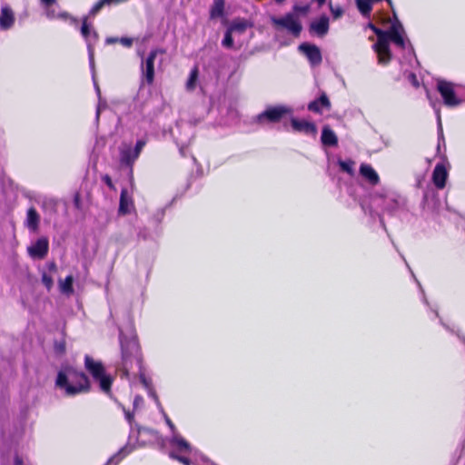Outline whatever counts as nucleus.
Returning a JSON list of instances; mask_svg holds the SVG:
<instances>
[{
  "label": "nucleus",
  "mask_w": 465,
  "mask_h": 465,
  "mask_svg": "<svg viewBox=\"0 0 465 465\" xmlns=\"http://www.w3.org/2000/svg\"><path fill=\"white\" fill-rule=\"evenodd\" d=\"M119 341L122 354L120 370L123 375L126 378H129L130 374L139 375L140 381L146 390L153 388L151 381L145 377L143 371L141 348L132 322L124 329L119 330Z\"/></svg>",
  "instance_id": "f257e3e1"
},
{
  "label": "nucleus",
  "mask_w": 465,
  "mask_h": 465,
  "mask_svg": "<svg viewBox=\"0 0 465 465\" xmlns=\"http://www.w3.org/2000/svg\"><path fill=\"white\" fill-rule=\"evenodd\" d=\"M394 23L391 24L389 30H382L375 26L373 24L369 23L368 27L371 28L377 36V42L372 45L378 56L379 64H387L392 57L390 49V43H394L401 49H405L406 39L405 30L402 24L398 20L394 14Z\"/></svg>",
  "instance_id": "f03ea898"
},
{
  "label": "nucleus",
  "mask_w": 465,
  "mask_h": 465,
  "mask_svg": "<svg viewBox=\"0 0 465 465\" xmlns=\"http://www.w3.org/2000/svg\"><path fill=\"white\" fill-rule=\"evenodd\" d=\"M55 386L64 391L66 396H74L89 391L90 381L83 371L65 366L58 371Z\"/></svg>",
  "instance_id": "7ed1b4c3"
},
{
  "label": "nucleus",
  "mask_w": 465,
  "mask_h": 465,
  "mask_svg": "<svg viewBox=\"0 0 465 465\" xmlns=\"http://www.w3.org/2000/svg\"><path fill=\"white\" fill-rule=\"evenodd\" d=\"M84 367L87 371L92 375L93 379L98 382L100 391L113 398L111 386L114 378L107 374L105 369L101 361H94L91 356L85 355Z\"/></svg>",
  "instance_id": "20e7f679"
},
{
  "label": "nucleus",
  "mask_w": 465,
  "mask_h": 465,
  "mask_svg": "<svg viewBox=\"0 0 465 465\" xmlns=\"http://www.w3.org/2000/svg\"><path fill=\"white\" fill-rule=\"evenodd\" d=\"M372 203L381 205L383 211L391 215L398 214L407 211L406 199L395 193L386 194H374L371 197Z\"/></svg>",
  "instance_id": "39448f33"
},
{
  "label": "nucleus",
  "mask_w": 465,
  "mask_h": 465,
  "mask_svg": "<svg viewBox=\"0 0 465 465\" xmlns=\"http://www.w3.org/2000/svg\"><path fill=\"white\" fill-rule=\"evenodd\" d=\"M271 21L276 29H286L294 37H299L302 31V23L293 13H287L282 17L272 16Z\"/></svg>",
  "instance_id": "423d86ee"
},
{
  "label": "nucleus",
  "mask_w": 465,
  "mask_h": 465,
  "mask_svg": "<svg viewBox=\"0 0 465 465\" xmlns=\"http://www.w3.org/2000/svg\"><path fill=\"white\" fill-rule=\"evenodd\" d=\"M292 113V110L285 105L268 106L256 116V123L260 124H276Z\"/></svg>",
  "instance_id": "0eeeda50"
},
{
  "label": "nucleus",
  "mask_w": 465,
  "mask_h": 465,
  "mask_svg": "<svg viewBox=\"0 0 465 465\" xmlns=\"http://www.w3.org/2000/svg\"><path fill=\"white\" fill-rule=\"evenodd\" d=\"M165 51L161 48H156L152 50L145 61L142 60L141 63V70L143 81H144L147 84L151 85L154 80V61L158 54H164Z\"/></svg>",
  "instance_id": "6e6552de"
},
{
  "label": "nucleus",
  "mask_w": 465,
  "mask_h": 465,
  "mask_svg": "<svg viewBox=\"0 0 465 465\" xmlns=\"http://www.w3.org/2000/svg\"><path fill=\"white\" fill-rule=\"evenodd\" d=\"M437 89L443 98L444 104L450 107L458 106L462 103V100L456 96L451 83L439 80L437 83Z\"/></svg>",
  "instance_id": "1a4fd4ad"
},
{
  "label": "nucleus",
  "mask_w": 465,
  "mask_h": 465,
  "mask_svg": "<svg viewBox=\"0 0 465 465\" xmlns=\"http://www.w3.org/2000/svg\"><path fill=\"white\" fill-rule=\"evenodd\" d=\"M49 251V241L43 236L27 247L28 255L34 260H43Z\"/></svg>",
  "instance_id": "9d476101"
},
{
  "label": "nucleus",
  "mask_w": 465,
  "mask_h": 465,
  "mask_svg": "<svg viewBox=\"0 0 465 465\" xmlns=\"http://www.w3.org/2000/svg\"><path fill=\"white\" fill-rule=\"evenodd\" d=\"M299 50L302 51L311 63L312 66L319 65L322 61V56L320 48L309 43L300 45Z\"/></svg>",
  "instance_id": "9b49d317"
},
{
  "label": "nucleus",
  "mask_w": 465,
  "mask_h": 465,
  "mask_svg": "<svg viewBox=\"0 0 465 465\" xmlns=\"http://www.w3.org/2000/svg\"><path fill=\"white\" fill-rule=\"evenodd\" d=\"M422 206L424 210L431 213L439 211L440 201L438 198V193L432 187L428 188L423 194Z\"/></svg>",
  "instance_id": "f8f14e48"
},
{
  "label": "nucleus",
  "mask_w": 465,
  "mask_h": 465,
  "mask_svg": "<svg viewBox=\"0 0 465 465\" xmlns=\"http://www.w3.org/2000/svg\"><path fill=\"white\" fill-rule=\"evenodd\" d=\"M330 28V19L327 15H323L319 19L313 20L309 25V32L311 35H317L318 37L325 36Z\"/></svg>",
  "instance_id": "ddd939ff"
},
{
  "label": "nucleus",
  "mask_w": 465,
  "mask_h": 465,
  "mask_svg": "<svg viewBox=\"0 0 465 465\" xmlns=\"http://www.w3.org/2000/svg\"><path fill=\"white\" fill-rule=\"evenodd\" d=\"M15 14L8 5H3L0 14V29L3 31L9 30L15 24Z\"/></svg>",
  "instance_id": "4468645a"
},
{
  "label": "nucleus",
  "mask_w": 465,
  "mask_h": 465,
  "mask_svg": "<svg viewBox=\"0 0 465 465\" xmlns=\"http://www.w3.org/2000/svg\"><path fill=\"white\" fill-rule=\"evenodd\" d=\"M291 125L295 132L303 133L308 135H315L317 133L316 125L305 120L292 118Z\"/></svg>",
  "instance_id": "2eb2a0df"
},
{
  "label": "nucleus",
  "mask_w": 465,
  "mask_h": 465,
  "mask_svg": "<svg viewBox=\"0 0 465 465\" xmlns=\"http://www.w3.org/2000/svg\"><path fill=\"white\" fill-rule=\"evenodd\" d=\"M448 178V171L443 163H437L432 173V182L438 189H443Z\"/></svg>",
  "instance_id": "dca6fc26"
},
{
  "label": "nucleus",
  "mask_w": 465,
  "mask_h": 465,
  "mask_svg": "<svg viewBox=\"0 0 465 465\" xmlns=\"http://www.w3.org/2000/svg\"><path fill=\"white\" fill-rule=\"evenodd\" d=\"M170 445L174 448L173 451H178L182 454H190L192 452V447L190 443L185 440L181 435L175 433L169 440Z\"/></svg>",
  "instance_id": "f3484780"
},
{
  "label": "nucleus",
  "mask_w": 465,
  "mask_h": 465,
  "mask_svg": "<svg viewBox=\"0 0 465 465\" xmlns=\"http://www.w3.org/2000/svg\"><path fill=\"white\" fill-rule=\"evenodd\" d=\"M322 108L331 109V102L325 93H322L318 99L310 102L308 104V110L313 113L321 114Z\"/></svg>",
  "instance_id": "a211bd4d"
},
{
  "label": "nucleus",
  "mask_w": 465,
  "mask_h": 465,
  "mask_svg": "<svg viewBox=\"0 0 465 465\" xmlns=\"http://www.w3.org/2000/svg\"><path fill=\"white\" fill-rule=\"evenodd\" d=\"M360 173L371 185H376L380 182L378 173L370 164L362 163L360 167Z\"/></svg>",
  "instance_id": "6ab92c4d"
},
{
  "label": "nucleus",
  "mask_w": 465,
  "mask_h": 465,
  "mask_svg": "<svg viewBox=\"0 0 465 465\" xmlns=\"http://www.w3.org/2000/svg\"><path fill=\"white\" fill-rule=\"evenodd\" d=\"M98 38V33L95 30H92L91 35L85 41L87 45L89 65L91 70L94 69V45L97 43Z\"/></svg>",
  "instance_id": "aec40b11"
},
{
  "label": "nucleus",
  "mask_w": 465,
  "mask_h": 465,
  "mask_svg": "<svg viewBox=\"0 0 465 465\" xmlns=\"http://www.w3.org/2000/svg\"><path fill=\"white\" fill-rule=\"evenodd\" d=\"M40 215L34 207L29 208L26 213L25 225L31 232H35L38 231Z\"/></svg>",
  "instance_id": "412c9836"
},
{
  "label": "nucleus",
  "mask_w": 465,
  "mask_h": 465,
  "mask_svg": "<svg viewBox=\"0 0 465 465\" xmlns=\"http://www.w3.org/2000/svg\"><path fill=\"white\" fill-rule=\"evenodd\" d=\"M138 157L139 155L134 154V150L130 146L124 147L120 151V162L123 165L132 167Z\"/></svg>",
  "instance_id": "4be33fe9"
},
{
  "label": "nucleus",
  "mask_w": 465,
  "mask_h": 465,
  "mask_svg": "<svg viewBox=\"0 0 465 465\" xmlns=\"http://www.w3.org/2000/svg\"><path fill=\"white\" fill-rule=\"evenodd\" d=\"M322 143L326 146H336L338 138L329 125H324L322 131Z\"/></svg>",
  "instance_id": "5701e85b"
},
{
  "label": "nucleus",
  "mask_w": 465,
  "mask_h": 465,
  "mask_svg": "<svg viewBox=\"0 0 465 465\" xmlns=\"http://www.w3.org/2000/svg\"><path fill=\"white\" fill-rule=\"evenodd\" d=\"M224 14V0H214L210 9V18L216 19Z\"/></svg>",
  "instance_id": "b1692460"
},
{
  "label": "nucleus",
  "mask_w": 465,
  "mask_h": 465,
  "mask_svg": "<svg viewBox=\"0 0 465 465\" xmlns=\"http://www.w3.org/2000/svg\"><path fill=\"white\" fill-rule=\"evenodd\" d=\"M126 0H99L89 11V16H94L104 5L125 2Z\"/></svg>",
  "instance_id": "393cba45"
},
{
  "label": "nucleus",
  "mask_w": 465,
  "mask_h": 465,
  "mask_svg": "<svg viewBox=\"0 0 465 465\" xmlns=\"http://www.w3.org/2000/svg\"><path fill=\"white\" fill-rule=\"evenodd\" d=\"M130 452L131 449H129L128 446L121 448L117 453H115L107 460L105 465H117L120 460Z\"/></svg>",
  "instance_id": "a878e982"
},
{
  "label": "nucleus",
  "mask_w": 465,
  "mask_h": 465,
  "mask_svg": "<svg viewBox=\"0 0 465 465\" xmlns=\"http://www.w3.org/2000/svg\"><path fill=\"white\" fill-rule=\"evenodd\" d=\"M427 97L428 99L430 101V104L431 105L433 106V108L435 109L436 111V114H437V119H438V131H439V144H438V151H440V141H442L444 143V138H443V133H442V127H441V121H440V109L439 108H436V105H437V103L436 102H433L430 94L427 93Z\"/></svg>",
  "instance_id": "bb28decb"
},
{
  "label": "nucleus",
  "mask_w": 465,
  "mask_h": 465,
  "mask_svg": "<svg viewBox=\"0 0 465 465\" xmlns=\"http://www.w3.org/2000/svg\"><path fill=\"white\" fill-rule=\"evenodd\" d=\"M92 72H93V79H94V69L92 70ZM94 84L95 92H96L97 96L99 98V103H98V105H97V108H96V113H95V121L98 123L99 122V118H100L101 110H102V108H104L106 106V103L105 102L102 103V101H101V90H100L99 85L95 82V80H94Z\"/></svg>",
  "instance_id": "cd10ccee"
},
{
  "label": "nucleus",
  "mask_w": 465,
  "mask_h": 465,
  "mask_svg": "<svg viewBox=\"0 0 465 465\" xmlns=\"http://www.w3.org/2000/svg\"><path fill=\"white\" fill-rule=\"evenodd\" d=\"M126 193H127L126 190L124 189V190H122L121 195H120L119 213L122 214H126L129 213L130 202L127 199Z\"/></svg>",
  "instance_id": "c85d7f7f"
},
{
  "label": "nucleus",
  "mask_w": 465,
  "mask_h": 465,
  "mask_svg": "<svg viewBox=\"0 0 465 465\" xmlns=\"http://www.w3.org/2000/svg\"><path fill=\"white\" fill-rule=\"evenodd\" d=\"M249 26V23L245 20L234 21L230 25L229 29L232 32H238L240 34L243 33L247 27Z\"/></svg>",
  "instance_id": "c756f323"
},
{
  "label": "nucleus",
  "mask_w": 465,
  "mask_h": 465,
  "mask_svg": "<svg viewBox=\"0 0 465 465\" xmlns=\"http://www.w3.org/2000/svg\"><path fill=\"white\" fill-rule=\"evenodd\" d=\"M338 163L342 172H345L350 175H352L354 173L353 167H354L355 163L352 160H347V161L339 160Z\"/></svg>",
  "instance_id": "7c9ffc66"
},
{
  "label": "nucleus",
  "mask_w": 465,
  "mask_h": 465,
  "mask_svg": "<svg viewBox=\"0 0 465 465\" xmlns=\"http://www.w3.org/2000/svg\"><path fill=\"white\" fill-rule=\"evenodd\" d=\"M73 276L68 275L63 282H61V290L64 293L73 292Z\"/></svg>",
  "instance_id": "2f4dec72"
},
{
  "label": "nucleus",
  "mask_w": 465,
  "mask_h": 465,
  "mask_svg": "<svg viewBox=\"0 0 465 465\" xmlns=\"http://www.w3.org/2000/svg\"><path fill=\"white\" fill-rule=\"evenodd\" d=\"M232 31L228 28L224 34V37L222 41V45L223 47L227 48V49H232L233 48V39H232Z\"/></svg>",
  "instance_id": "473e14b6"
},
{
  "label": "nucleus",
  "mask_w": 465,
  "mask_h": 465,
  "mask_svg": "<svg viewBox=\"0 0 465 465\" xmlns=\"http://www.w3.org/2000/svg\"><path fill=\"white\" fill-rule=\"evenodd\" d=\"M92 30L93 29H91L90 25L87 23V16H84L83 18V23H82V26H81V34L85 41L91 35Z\"/></svg>",
  "instance_id": "72a5a7b5"
},
{
  "label": "nucleus",
  "mask_w": 465,
  "mask_h": 465,
  "mask_svg": "<svg viewBox=\"0 0 465 465\" xmlns=\"http://www.w3.org/2000/svg\"><path fill=\"white\" fill-rule=\"evenodd\" d=\"M169 455H170V457L172 459L177 460L178 461H180L183 465H193V464H194L189 458H187L184 455H179V454L175 453V451H171Z\"/></svg>",
  "instance_id": "f704fd0d"
},
{
  "label": "nucleus",
  "mask_w": 465,
  "mask_h": 465,
  "mask_svg": "<svg viewBox=\"0 0 465 465\" xmlns=\"http://www.w3.org/2000/svg\"><path fill=\"white\" fill-rule=\"evenodd\" d=\"M54 352L58 355H62L65 352V341L64 339L55 341L54 344Z\"/></svg>",
  "instance_id": "c9c22d12"
},
{
  "label": "nucleus",
  "mask_w": 465,
  "mask_h": 465,
  "mask_svg": "<svg viewBox=\"0 0 465 465\" xmlns=\"http://www.w3.org/2000/svg\"><path fill=\"white\" fill-rule=\"evenodd\" d=\"M146 144V140L145 139H140L136 142L135 143V146L134 148H133L134 150V155H140L143 148L145 146Z\"/></svg>",
  "instance_id": "e433bc0d"
},
{
  "label": "nucleus",
  "mask_w": 465,
  "mask_h": 465,
  "mask_svg": "<svg viewBox=\"0 0 465 465\" xmlns=\"http://www.w3.org/2000/svg\"><path fill=\"white\" fill-rule=\"evenodd\" d=\"M42 207L44 209H50L51 211H55L56 202L53 199H45L42 203Z\"/></svg>",
  "instance_id": "4c0bfd02"
},
{
  "label": "nucleus",
  "mask_w": 465,
  "mask_h": 465,
  "mask_svg": "<svg viewBox=\"0 0 465 465\" xmlns=\"http://www.w3.org/2000/svg\"><path fill=\"white\" fill-rule=\"evenodd\" d=\"M147 391H148V395L150 397H152L153 399V401H155L159 411H163V406H162V404H161V402L159 401V398H158V396L156 394V391L153 390V388L148 389Z\"/></svg>",
  "instance_id": "58836bf2"
},
{
  "label": "nucleus",
  "mask_w": 465,
  "mask_h": 465,
  "mask_svg": "<svg viewBox=\"0 0 465 465\" xmlns=\"http://www.w3.org/2000/svg\"><path fill=\"white\" fill-rule=\"evenodd\" d=\"M330 10L335 19L340 18L343 15V10L340 6L333 7L331 3L329 4Z\"/></svg>",
  "instance_id": "ea45409f"
},
{
  "label": "nucleus",
  "mask_w": 465,
  "mask_h": 465,
  "mask_svg": "<svg viewBox=\"0 0 465 465\" xmlns=\"http://www.w3.org/2000/svg\"><path fill=\"white\" fill-rule=\"evenodd\" d=\"M42 282L45 284L47 290H50L53 286L52 277L45 272H44L42 275Z\"/></svg>",
  "instance_id": "a19ab883"
},
{
  "label": "nucleus",
  "mask_w": 465,
  "mask_h": 465,
  "mask_svg": "<svg viewBox=\"0 0 465 465\" xmlns=\"http://www.w3.org/2000/svg\"><path fill=\"white\" fill-rule=\"evenodd\" d=\"M143 404V399L140 395H136L134 399L133 407L134 410H137Z\"/></svg>",
  "instance_id": "79ce46f5"
},
{
  "label": "nucleus",
  "mask_w": 465,
  "mask_h": 465,
  "mask_svg": "<svg viewBox=\"0 0 465 465\" xmlns=\"http://www.w3.org/2000/svg\"><path fill=\"white\" fill-rule=\"evenodd\" d=\"M163 215H164V210L163 209L158 210L153 216V219L155 221V223H159L162 221Z\"/></svg>",
  "instance_id": "37998d69"
},
{
  "label": "nucleus",
  "mask_w": 465,
  "mask_h": 465,
  "mask_svg": "<svg viewBox=\"0 0 465 465\" xmlns=\"http://www.w3.org/2000/svg\"><path fill=\"white\" fill-rule=\"evenodd\" d=\"M163 414V417H164V420H165V422L166 424L169 426V428L171 429L172 432H173V435L175 434V426L173 425V423L172 422V420L169 419V417L165 414L164 411L163 410V411H161Z\"/></svg>",
  "instance_id": "c03bdc74"
},
{
  "label": "nucleus",
  "mask_w": 465,
  "mask_h": 465,
  "mask_svg": "<svg viewBox=\"0 0 465 465\" xmlns=\"http://www.w3.org/2000/svg\"><path fill=\"white\" fill-rule=\"evenodd\" d=\"M294 11L297 12V13L305 15L309 11V6L308 5H295L294 6Z\"/></svg>",
  "instance_id": "a18cd8bd"
},
{
  "label": "nucleus",
  "mask_w": 465,
  "mask_h": 465,
  "mask_svg": "<svg viewBox=\"0 0 465 465\" xmlns=\"http://www.w3.org/2000/svg\"><path fill=\"white\" fill-rule=\"evenodd\" d=\"M119 43H121L125 47H131L133 45V39L128 37L119 38Z\"/></svg>",
  "instance_id": "49530a36"
},
{
  "label": "nucleus",
  "mask_w": 465,
  "mask_h": 465,
  "mask_svg": "<svg viewBox=\"0 0 465 465\" xmlns=\"http://www.w3.org/2000/svg\"><path fill=\"white\" fill-rule=\"evenodd\" d=\"M408 79L412 84L413 86H415V87L419 86V82H418L417 76L414 73H410L408 75Z\"/></svg>",
  "instance_id": "de8ad7c7"
},
{
  "label": "nucleus",
  "mask_w": 465,
  "mask_h": 465,
  "mask_svg": "<svg viewBox=\"0 0 465 465\" xmlns=\"http://www.w3.org/2000/svg\"><path fill=\"white\" fill-rule=\"evenodd\" d=\"M102 180L110 189H114L113 181L108 174L104 175Z\"/></svg>",
  "instance_id": "09e8293b"
},
{
  "label": "nucleus",
  "mask_w": 465,
  "mask_h": 465,
  "mask_svg": "<svg viewBox=\"0 0 465 465\" xmlns=\"http://www.w3.org/2000/svg\"><path fill=\"white\" fill-rule=\"evenodd\" d=\"M124 414H125V419L127 420V421L132 424L133 420H134V413L129 411H125L124 409Z\"/></svg>",
  "instance_id": "8fccbe9b"
},
{
  "label": "nucleus",
  "mask_w": 465,
  "mask_h": 465,
  "mask_svg": "<svg viewBox=\"0 0 465 465\" xmlns=\"http://www.w3.org/2000/svg\"><path fill=\"white\" fill-rule=\"evenodd\" d=\"M117 42H119V38H117V37H107L105 39L106 45H112V44H115Z\"/></svg>",
  "instance_id": "3c124183"
},
{
  "label": "nucleus",
  "mask_w": 465,
  "mask_h": 465,
  "mask_svg": "<svg viewBox=\"0 0 465 465\" xmlns=\"http://www.w3.org/2000/svg\"><path fill=\"white\" fill-rule=\"evenodd\" d=\"M56 0H41L42 4L46 7L49 8L51 5H53L55 3Z\"/></svg>",
  "instance_id": "603ef678"
},
{
  "label": "nucleus",
  "mask_w": 465,
  "mask_h": 465,
  "mask_svg": "<svg viewBox=\"0 0 465 465\" xmlns=\"http://www.w3.org/2000/svg\"><path fill=\"white\" fill-rule=\"evenodd\" d=\"M46 15L49 18H54L55 17V13L54 10H47L46 11Z\"/></svg>",
  "instance_id": "864d4df0"
},
{
  "label": "nucleus",
  "mask_w": 465,
  "mask_h": 465,
  "mask_svg": "<svg viewBox=\"0 0 465 465\" xmlns=\"http://www.w3.org/2000/svg\"><path fill=\"white\" fill-rule=\"evenodd\" d=\"M361 208H362V210L364 211L365 213H367V212H369V213L371 215H372V211H371V208L367 209L364 203H361Z\"/></svg>",
  "instance_id": "5fc2aeb1"
},
{
  "label": "nucleus",
  "mask_w": 465,
  "mask_h": 465,
  "mask_svg": "<svg viewBox=\"0 0 465 465\" xmlns=\"http://www.w3.org/2000/svg\"><path fill=\"white\" fill-rule=\"evenodd\" d=\"M23 464V460L20 457L16 456L15 458V465H22Z\"/></svg>",
  "instance_id": "6e6d98bb"
},
{
  "label": "nucleus",
  "mask_w": 465,
  "mask_h": 465,
  "mask_svg": "<svg viewBox=\"0 0 465 465\" xmlns=\"http://www.w3.org/2000/svg\"><path fill=\"white\" fill-rule=\"evenodd\" d=\"M142 431H146V432H149V433H151V434H154V433H155V431H154V430H149V429H145V428H143V429H142V430H139V432H140V433H141Z\"/></svg>",
  "instance_id": "4d7b16f0"
},
{
  "label": "nucleus",
  "mask_w": 465,
  "mask_h": 465,
  "mask_svg": "<svg viewBox=\"0 0 465 465\" xmlns=\"http://www.w3.org/2000/svg\"><path fill=\"white\" fill-rule=\"evenodd\" d=\"M138 237L145 239L146 238V232H142V231L139 232H138Z\"/></svg>",
  "instance_id": "13d9d810"
},
{
  "label": "nucleus",
  "mask_w": 465,
  "mask_h": 465,
  "mask_svg": "<svg viewBox=\"0 0 465 465\" xmlns=\"http://www.w3.org/2000/svg\"><path fill=\"white\" fill-rule=\"evenodd\" d=\"M314 1L317 2L318 5L321 6L325 3L326 0H314Z\"/></svg>",
  "instance_id": "bf43d9fd"
},
{
  "label": "nucleus",
  "mask_w": 465,
  "mask_h": 465,
  "mask_svg": "<svg viewBox=\"0 0 465 465\" xmlns=\"http://www.w3.org/2000/svg\"><path fill=\"white\" fill-rule=\"evenodd\" d=\"M60 17H67L68 16V14L67 13H63L59 15Z\"/></svg>",
  "instance_id": "052dcab7"
},
{
  "label": "nucleus",
  "mask_w": 465,
  "mask_h": 465,
  "mask_svg": "<svg viewBox=\"0 0 465 465\" xmlns=\"http://www.w3.org/2000/svg\"><path fill=\"white\" fill-rule=\"evenodd\" d=\"M274 1H275L276 3H278V4H281V3L284 2L285 0H274Z\"/></svg>",
  "instance_id": "680f3d73"
},
{
  "label": "nucleus",
  "mask_w": 465,
  "mask_h": 465,
  "mask_svg": "<svg viewBox=\"0 0 465 465\" xmlns=\"http://www.w3.org/2000/svg\"><path fill=\"white\" fill-rule=\"evenodd\" d=\"M50 267H51V268H54V267H55V264H54V263H52Z\"/></svg>",
  "instance_id": "e2e57ef3"
},
{
  "label": "nucleus",
  "mask_w": 465,
  "mask_h": 465,
  "mask_svg": "<svg viewBox=\"0 0 465 465\" xmlns=\"http://www.w3.org/2000/svg\"><path fill=\"white\" fill-rule=\"evenodd\" d=\"M74 202H75V203L77 204V203H78V199H77V198H75V199H74Z\"/></svg>",
  "instance_id": "0e129e2a"
}]
</instances>
